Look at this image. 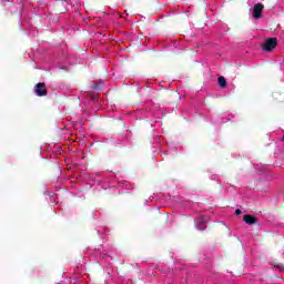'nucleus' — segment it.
<instances>
[{
	"label": "nucleus",
	"instance_id": "obj_6",
	"mask_svg": "<svg viewBox=\"0 0 284 284\" xmlns=\"http://www.w3.org/2000/svg\"><path fill=\"white\" fill-rule=\"evenodd\" d=\"M217 83L220 88H227V80H225V77L223 75L217 78Z\"/></svg>",
	"mask_w": 284,
	"mask_h": 284
},
{
	"label": "nucleus",
	"instance_id": "obj_7",
	"mask_svg": "<svg viewBox=\"0 0 284 284\" xmlns=\"http://www.w3.org/2000/svg\"><path fill=\"white\" fill-rule=\"evenodd\" d=\"M235 214H236L237 216H240V214H243V211H241V209H236V210H235Z\"/></svg>",
	"mask_w": 284,
	"mask_h": 284
},
{
	"label": "nucleus",
	"instance_id": "obj_3",
	"mask_svg": "<svg viewBox=\"0 0 284 284\" xmlns=\"http://www.w3.org/2000/svg\"><path fill=\"white\" fill-rule=\"evenodd\" d=\"M265 6L263 3H256L253 7V19H261L263 17V9Z\"/></svg>",
	"mask_w": 284,
	"mask_h": 284
},
{
	"label": "nucleus",
	"instance_id": "obj_4",
	"mask_svg": "<svg viewBox=\"0 0 284 284\" xmlns=\"http://www.w3.org/2000/svg\"><path fill=\"white\" fill-rule=\"evenodd\" d=\"M197 229L203 231L207 227V222L205 221V216H201L196 219Z\"/></svg>",
	"mask_w": 284,
	"mask_h": 284
},
{
	"label": "nucleus",
	"instance_id": "obj_8",
	"mask_svg": "<svg viewBox=\"0 0 284 284\" xmlns=\"http://www.w3.org/2000/svg\"><path fill=\"white\" fill-rule=\"evenodd\" d=\"M93 90H97V87H93Z\"/></svg>",
	"mask_w": 284,
	"mask_h": 284
},
{
	"label": "nucleus",
	"instance_id": "obj_5",
	"mask_svg": "<svg viewBox=\"0 0 284 284\" xmlns=\"http://www.w3.org/2000/svg\"><path fill=\"white\" fill-rule=\"evenodd\" d=\"M243 221L247 225H254V223H256V216L246 214V215L243 216Z\"/></svg>",
	"mask_w": 284,
	"mask_h": 284
},
{
	"label": "nucleus",
	"instance_id": "obj_2",
	"mask_svg": "<svg viewBox=\"0 0 284 284\" xmlns=\"http://www.w3.org/2000/svg\"><path fill=\"white\" fill-rule=\"evenodd\" d=\"M34 92L37 97H48V88L45 87V83H37L34 87Z\"/></svg>",
	"mask_w": 284,
	"mask_h": 284
},
{
	"label": "nucleus",
	"instance_id": "obj_1",
	"mask_svg": "<svg viewBox=\"0 0 284 284\" xmlns=\"http://www.w3.org/2000/svg\"><path fill=\"white\" fill-rule=\"evenodd\" d=\"M278 45V39L276 38H268L263 47L262 50H264V52H272V50H274L276 47Z\"/></svg>",
	"mask_w": 284,
	"mask_h": 284
}]
</instances>
